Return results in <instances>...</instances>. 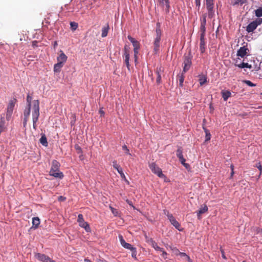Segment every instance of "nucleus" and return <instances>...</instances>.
Instances as JSON below:
<instances>
[{"label": "nucleus", "instance_id": "obj_1", "mask_svg": "<svg viewBox=\"0 0 262 262\" xmlns=\"http://www.w3.org/2000/svg\"><path fill=\"white\" fill-rule=\"evenodd\" d=\"M32 121L33 127L34 129H36V122L38 121L39 116V102L38 100H34L32 102Z\"/></svg>", "mask_w": 262, "mask_h": 262}, {"label": "nucleus", "instance_id": "obj_2", "mask_svg": "<svg viewBox=\"0 0 262 262\" xmlns=\"http://www.w3.org/2000/svg\"><path fill=\"white\" fill-rule=\"evenodd\" d=\"M59 163L56 160H53L52 163L50 174L55 178L62 179L63 177L62 172L59 171Z\"/></svg>", "mask_w": 262, "mask_h": 262}, {"label": "nucleus", "instance_id": "obj_3", "mask_svg": "<svg viewBox=\"0 0 262 262\" xmlns=\"http://www.w3.org/2000/svg\"><path fill=\"white\" fill-rule=\"evenodd\" d=\"M16 99L15 98H13L9 101L7 106V110L6 113V119L7 120H9L14 110V107L15 103H16Z\"/></svg>", "mask_w": 262, "mask_h": 262}, {"label": "nucleus", "instance_id": "obj_4", "mask_svg": "<svg viewBox=\"0 0 262 262\" xmlns=\"http://www.w3.org/2000/svg\"><path fill=\"white\" fill-rule=\"evenodd\" d=\"M262 23V19L261 18H257L255 20L250 23L247 27L246 31L248 32H253L258 25H261Z\"/></svg>", "mask_w": 262, "mask_h": 262}, {"label": "nucleus", "instance_id": "obj_5", "mask_svg": "<svg viewBox=\"0 0 262 262\" xmlns=\"http://www.w3.org/2000/svg\"><path fill=\"white\" fill-rule=\"evenodd\" d=\"M161 37V31L159 27H157L156 29V37L155 39L154 45V50L156 52L160 47V41Z\"/></svg>", "mask_w": 262, "mask_h": 262}, {"label": "nucleus", "instance_id": "obj_6", "mask_svg": "<svg viewBox=\"0 0 262 262\" xmlns=\"http://www.w3.org/2000/svg\"><path fill=\"white\" fill-rule=\"evenodd\" d=\"M149 166L152 172L157 174L159 177H165L164 175L162 173L161 169L158 166H157V165L155 163H150L149 164Z\"/></svg>", "mask_w": 262, "mask_h": 262}, {"label": "nucleus", "instance_id": "obj_7", "mask_svg": "<svg viewBox=\"0 0 262 262\" xmlns=\"http://www.w3.org/2000/svg\"><path fill=\"white\" fill-rule=\"evenodd\" d=\"M77 222L79 223V225L81 227L84 228L86 232L90 231V227L88 223L84 221L83 215L82 214H80L78 215Z\"/></svg>", "mask_w": 262, "mask_h": 262}, {"label": "nucleus", "instance_id": "obj_8", "mask_svg": "<svg viewBox=\"0 0 262 262\" xmlns=\"http://www.w3.org/2000/svg\"><path fill=\"white\" fill-rule=\"evenodd\" d=\"M167 217L169 220L171 224L178 230L181 231L182 229H181L180 224L179 222L176 220V219L173 216V215L171 214H167Z\"/></svg>", "mask_w": 262, "mask_h": 262}, {"label": "nucleus", "instance_id": "obj_9", "mask_svg": "<svg viewBox=\"0 0 262 262\" xmlns=\"http://www.w3.org/2000/svg\"><path fill=\"white\" fill-rule=\"evenodd\" d=\"M249 50L246 46L241 47L237 52V55L241 57H244L248 53Z\"/></svg>", "mask_w": 262, "mask_h": 262}, {"label": "nucleus", "instance_id": "obj_10", "mask_svg": "<svg viewBox=\"0 0 262 262\" xmlns=\"http://www.w3.org/2000/svg\"><path fill=\"white\" fill-rule=\"evenodd\" d=\"M36 257L38 260L43 262H48L50 259L49 256L40 253L37 254Z\"/></svg>", "mask_w": 262, "mask_h": 262}, {"label": "nucleus", "instance_id": "obj_11", "mask_svg": "<svg viewBox=\"0 0 262 262\" xmlns=\"http://www.w3.org/2000/svg\"><path fill=\"white\" fill-rule=\"evenodd\" d=\"M191 64V61L190 59H189V58L185 59V60H184V66L183 68L182 73H184L186 71H187L190 68Z\"/></svg>", "mask_w": 262, "mask_h": 262}, {"label": "nucleus", "instance_id": "obj_12", "mask_svg": "<svg viewBox=\"0 0 262 262\" xmlns=\"http://www.w3.org/2000/svg\"><path fill=\"white\" fill-rule=\"evenodd\" d=\"M124 55L125 57V60H124L125 63L127 68H128V69L129 70V54L126 48H125V49H124Z\"/></svg>", "mask_w": 262, "mask_h": 262}, {"label": "nucleus", "instance_id": "obj_13", "mask_svg": "<svg viewBox=\"0 0 262 262\" xmlns=\"http://www.w3.org/2000/svg\"><path fill=\"white\" fill-rule=\"evenodd\" d=\"M30 114V112L29 109H25L24 110V122H23L24 126H26V125H27V122L28 121Z\"/></svg>", "mask_w": 262, "mask_h": 262}, {"label": "nucleus", "instance_id": "obj_14", "mask_svg": "<svg viewBox=\"0 0 262 262\" xmlns=\"http://www.w3.org/2000/svg\"><path fill=\"white\" fill-rule=\"evenodd\" d=\"M67 59V56L65 55L64 53L61 52L59 56L57 57V61L59 62H60L63 64L64 62H66Z\"/></svg>", "mask_w": 262, "mask_h": 262}, {"label": "nucleus", "instance_id": "obj_15", "mask_svg": "<svg viewBox=\"0 0 262 262\" xmlns=\"http://www.w3.org/2000/svg\"><path fill=\"white\" fill-rule=\"evenodd\" d=\"M208 210V207L206 205L201 206L200 210L197 212V216L199 219L201 218V215L204 213Z\"/></svg>", "mask_w": 262, "mask_h": 262}, {"label": "nucleus", "instance_id": "obj_16", "mask_svg": "<svg viewBox=\"0 0 262 262\" xmlns=\"http://www.w3.org/2000/svg\"><path fill=\"white\" fill-rule=\"evenodd\" d=\"M176 254H179L181 257H184V259L189 261L191 262V260L190 259L189 256H188L186 253L180 252L178 249H176Z\"/></svg>", "mask_w": 262, "mask_h": 262}, {"label": "nucleus", "instance_id": "obj_17", "mask_svg": "<svg viewBox=\"0 0 262 262\" xmlns=\"http://www.w3.org/2000/svg\"><path fill=\"white\" fill-rule=\"evenodd\" d=\"M200 51L202 53H203L205 51V38L200 37Z\"/></svg>", "mask_w": 262, "mask_h": 262}, {"label": "nucleus", "instance_id": "obj_18", "mask_svg": "<svg viewBox=\"0 0 262 262\" xmlns=\"http://www.w3.org/2000/svg\"><path fill=\"white\" fill-rule=\"evenodd\" d=\"M110 29L109 25L107 24L105 26H104L102 29V34L101 36L102 37H105L107 36L108 31Z\"/></svg>", "mask_w": 262, "mask_h": 262}, {"label": "nucleus", "instance_id": "obj_19", "mask_svg": "<svg viewBox=\"0 0 262 262\" xmlns=\"http://www.w3.org/2000/svg\"><path fill=\"white\" fill-rule=\"evenodd\" d=\"M40 224V220L37 217H34L32 219V227L37 228Z\"/></svg>", "mask_w": 262, "mask_h": 262}, {"label": "nucleus", "instance_id": "obj_20", "mask_svg": "<svg viewBox=\"0 0 262 262\" xmlns=\"http://www.w3.org/2000/svg\"><path fill=\"white\" fill-rule=\"evenodd\" d=\"M236 66L239 68H248L251 69L252 68V65L248 64V63L242 62L241 63H236Z\"/></svg>", "mask_w": 262, "mask_h": 262}, {"label": "nucleus", "instance_id": "obj_21", "mask_svg": "<svg viewBox=\"0 0 262 262\" xmlns=\"http://www.w3.org/2000/svg\"><path fill=\"white\" fill-rule=\"evenodd\" d=\"M160 1L163 4V5L165 6V11L166 13H168L169 12L170 8L169 0H160Z\"/></svg>", "mask_w": 262, "mask_h": 262}, {"label": "nucleus", "instance_id": "obj_22", "mask_svg": "<svg viewBox=\"0 0 262 262\" xmlns=\"http://www.w3.org/2000/svg\"><path fill=\"white\" fill-rule=\"evenodd\" d=\"M63 64L60 62H58L56 64L54 65V71L55 72H59L60 71L61 68L63 67Z\"/></svg>", "mask_w": 262, "mask_h": 262}, {"label": "nucleus", "instance_id": "obj_23", "mask_svg": "<svg viewBox=\"0 0 262 262\" xmlns=\"http://www.w3.org/2000/svg\"><path fill=\"white\" fill-rule=\"evenodd\" d=\"M223 98L225 101H226L229 97L231 96V93L230 92L227 91L225 92H222V93Z\"/></svg>", "mask_w": 262, "mask_h": 262}, {"label": "nucleus", "instance_id": "obj_24", "mask_svg": "<svg viewBox=\"0 0 262 262\" xmlns=\"http://www.w3.org/2000/svg\"><path fill=\"white\" fill-rule=\"evenodd\" d=\"M206 8L210 9L214 7V0H206Z\"/></svg>", "mask_w": 262, "mask_h": 262}, {"label": "nucleus", "instance_id": "obj_25", "mask_svg": "<svg viewBox=\"0 0 262 262\" xmlns=\"http://www.w3.org/2000/svg\"><path fill=\"white\" fill-rule=\"evenodd\" d=\"M31 100L32 97L28 95L27 97V107L25 109H29L30 112L31 108Z\"/></svg>", "mask_w": 262, "mask_h": 262}, {"label": "nucleus", "instance_id": "obj_26", "mask_svg": "<svg viewBox=\"0 0 262 262\" xmlns=\"http://www.w3.org/2000/svg\"><path fill=\"white\" fill-rule=\"evenodd\" d=\"M40 143L45 146H47L48 145V142L47 140V138L45 136V135H42L40 139Z\"/></svg>", "mask_w": 262, "mask_h": 262}, {"label": "nucleus", "instance_id": "obj_27", "mask_svg": "<svg viewBox=\"0 0 262 262\" xmlns=\"http://www.w3.org/2000/svg\"><path fill=\"white\" fill-rule=\"evenodd\" d=\"M199 81L200 85H202L206 82L207 78L205 75H201L200 76Z\"/></svg>", "mask_w": 262, "mask_h": 262}, {"label": "nucleus", "instance_id": "obj_28", "mask_svg": "<svg viewBox=\"0 0 262 262\" xmlns=\"http://www.w3.org/2000/svg\"><path fill=\"white\" fill-rule=\"evenodd\" d=\"M113 167L115 169H116L119 173H121V172L122 171V168L119 166V165L117 164L116 161H114L113 162Z\"/></svg>", "mask_w": 262, "mask_h": 262}, {"label": "nucleus", "instance_id": "obj_29", "mask_svg": "<svg viewBox=\"0 0 262 262\" xmlns=\"http://www.w3.org/2000/svg\"><path fill=\"white\" fill-rule=\"evenodd\" d=\"M200 32H201L200 37L205 38V32H206V27H205V26L201 25V26H200Z\"/></svg>", "mask_w": 262, "mask_h": 262}, {"label": "nucleus", "instance_id": "obj_30", "mask_svg": "<svg viewBox=\"0 0 262 262\" xmlns=\"http://www.w3.org/2000/svg\"><path fill=\"white\" fill-rule=\"evenodd\" d=\"M255 16L257 17L262 16V7H259L258 9L255 10Z\"/></svg>", "mask_w": 262, "mask_h": 262}, {"label": "nucleus", "instance_id": "obj_31", "mask_svg": "<svg viewBox=\"0 0 262 262\" xmlns=\"http://www.w3.org/2000/svg\"><path fill=\"white\" fill-rule=\"evenodd\" d=\"M206 17H207L206 13H205L202 15V17L201 18V25L206 26Z\"/></svg>", "mask_w": 262, "mask_h": 262}, {"label": "nucleus", "instance_id": "obj_32", "mask_svg": "<svg viewBox=\"0 0 262 262\" xmlns=\"http://www.w3.org/2000/svg\"><path fill=\"white\" fill-rule=\"evenodd\" d=\"M208 10V17L210 18H212L214 16V11L213 10V8L207 9Z\"/></svg>", "mask_w": 262, "mask_h": 262}, {"label": "nucleus", "instance_id": "obj_33", "mask_svg": "<svg viewBox=\"0 0 262 262\" xmlns=\"http://www.w3.org/2000/svg\"><path fill=\"white\" fill-rule=\"evenodd\" d=\"M180 162L183 164V165L186 168H188L189 167V165L187 163H185V159L184 157H182L180 159H179Z\"/></svg>", "mask_w": 262, "mask_h": 262}, {"label": "nucleus", "instance_id": "obj_34", "mask_svg": "<svg viewBox=\"0 0 262 262\" xmlns=\"http://www.w3.org/2000/svg\"><path fill=\"white\" fill-rule=\"evenodd\" d=\"M71 28L73 31H75L78 27V24L74 21L70 23Z\"/></svg>", "mask_w": 262, "mask_h": 262}, {"label": "nucleus", "instance_id": "obj_35", "mask_svg": "<svg viewBox=\"0 0 262 262\" xmlns=\"http://www.w3.org/2000/svg\"><path fill=\"white\" fill-rule=\"evenodd\" d=\"M118 238L119 239V241L120 242L121 245L122 247L124 246V245L126 244L125 240L123 239V237L122 235L119 234L118 236Z\"/></svg>", "mask_w": 262, "mask_h": 262}, {"label": "nucleus", "instance_id": "obj_36", "mask_svg": "<svg viewBox=\"0 0 262 262\" xmlns=\"http://www.w3.org/2000/svg\"><path fill=\"white\" fill-rule=\"evenodd\" d=\"M177 156L179 159H180L182 157H183V154H182V150L181 148H179L178 150H177Z\"/></svg>", "mask_w": 262, "mask_h": 262}, {"label": "nucleus", "instance_id": "obj_37", "mask_svg": "<svg viewBox=\"0 0 262 262\" xmlns=\"http://www.w3.org/2000/svg\"><path fill=\"white\" fill-rule=\"evenodd\" d=\"M152 246L153 247V248H154V249L156 250H158V251H162V249L163 248H160V247H159L157 245V244L155 242H152Z\"/></svg>", "mask_w": 262, "mask_h": 262}, {"label": "nucleus", "instance_id": "obj_38", "mask_svg": "<svg viewBox=\"0 0 262 262\" xmlns=\"http://www.w3.org/2000/svg\"><path fill=\"white\" fill-rule=\"evenodd\" d=\"M183 73H182L181 75L179 76V83H180V85L182 86H183V82H184V77L183 76Z\"/></svg>", "mask_w": 262, "mask_h": 262}, {"label": "nucleus", "instance_id": "obj_39", "mask_svg": "<svg viewBox=\"0 0 262 262\" xmlns=\"http://www.w3.org/2000/svg\"><path fill=\"white\" fill-rule=\"evenodd\" d=\"M130 251H132V257L136 259L137 258V257H136L137 251H136V248L134 247Z\"/></svg>", "mask_w": 262, "mask_h": 262}, {"label": "nucleus", "instance_id": "obj_40", "mask_svg": "<svg viewBox=\"0 0 262 262\" xmlns=\"http://www.w3.org/2000/svg\"><path fill=\"white\" fill-rule=\"evenodd\" d=\"M132 44L134 48V49H139L140 45L138 41H135L134 42L132 43Z\"/></svg>", "mask_w": 262, "mask_h": 262}, {"label": "nucleus", "instance_id": "obj_41", "mask_svg": "<svg viewBox=\"0 0 262 262\" xmlns=\"http://www.w3.org/2000/svg\"><path fill=\"white\" fill-rule=\"evenodd\" d=\"M122 149L125 151L126 154L131 155V154L129 152V149L125 145H124L122 146Z\"/></svg>", "mask_w": 262, "mask_h": 262}, {"label": "nucleus", "instance_id": "obj_42", "mask_svg": "<svg viewBox=\"0 0 262 262\" xmlns=\"http://www.w3.org/2000/svg\"><path fill=\"white\" fill-rule=\"evenodd\" d=\"M123 247L126 248V249H129L130 250L134 248L130 244H128V243H127L124 245V246H123Z\"/></svg>", "mask_w": 262, "mask_h": 262}, {"label": "nucleus", "instance_id": "obj_43", "mask_svg": "<svg viewBox=\"0 0 262 262\" xmlns=\"http://www.w3.org/2000/svg\"><path fill=\"white\" fill-rule=\"evenodd\" d=\"M111 209L112 212L113 213V214H114L115 216H117L118 215V211L117 209H116L113 207H111Z\"/></svg>", "mask_w": 262, "mask_h": 262}, {"label": "nucleus", "instance_id": "obj_44", "mask_svg": "<svg viewBox=\"0 0 262 262\" xmlns=\"http://www.w3.org/2000/svg\"><path fill=\"white\" fill-rule=\"evenodd\" d=\"M245 83L247 84L248 86H254L255 85L254 83H253L252 82H251L249 80H246L245 81Z\"/></svg>", "mask_w": 262, "mask_h": 262}, {"label": "nucleus", "instance_id": "obj_45", "mask_svg": "<svg viewBox=\"0 0 262 262\" xmlns=\"http://www.w3.org/2000/svg\"><path fill=\"white\" fill-rule=\"evenodd\" d=\"M195 3L199 10L201 6V0H195Z\"/></svg>", "mask_w": 262, "mask_h": 262}, {"label": "nucleus", "instance_id": "obj_46", "mask_svg": "<svg viewBox=\"0 0 262 262\" xmlns=\"http://www.w3.org/2000/svg\"><path fill=\"white\" fill-rule=\"evenodd\" d=\"M210 134L206 132L205 141H208L210 139Z\"/></svg>", "mask_w": 262, "mask_h": 262}, {"label": "nucleus", "instance_id": "obj_47", "mask_svg": "<svg viewBox=\"0 0 262 262\" xmlns=\"http://www.w3.org/2000/svg\"><path fill=\"white\" fill-rule=\"evenodd\" d=\"M127 38L128 39H129V40L132 42V43H133L135 41H136V40H135L133 37H132L130 35H128L127 36Z\"/></svg>", "mask_w": 262, "mask_h": 262}, {"label": "nucleus", "instance_id": "obj_48", "mask_svg": "<svg viewBox=\"0 0 262 262\" xmlns=\"http://www.w3.org/2000/svg\"><path fill=\"white\" fill-rule=\"evenodd\" d=\"M161 252H162V257L164 258H166V255H167V253L166 252H165L163 249H162V251H161Z\"/></svg>", "mask_w": 262, "mask_h": 262}, {"label": "nucleus", "instance_id": "obj_49", "mask_svg": "<svg viewBox=\"0 0 262 262\" xmlns=\"http://www.w3.org/2000/svg\"><path fill=\"white\" fill-rule=\"evenodd\" d=\"M138 50H139V49H134V54H135V60H136V59H137V55L138 53Z\"/></svg>", "mask_w": 262, "mask_h": 262}, {"label": "nucleus", "instance_id": "obj_50", "mask_svg": "<svg viewBox=\"0 0 262 262\" xmlns=\"http://www.w3.org/2000/svg\"><path fill=\"white\" fill-rule=\"evenodd\" d=\"M161 79V77L159 73H158V77L157 78V83H160Z\"/></svg>", "mask_w": 262, "mask_h": 262}, {"label": "nucleus", "instance_id": "obj_51", "mask_svg": "<svg viewBox=\"0 0 262 262\" xmlns=\"http://www.w3.org/2000/svg\"><path fill=\"white\" fill-rule=\"evenodd\" d=\"M246 0H237V2H236V4H240L241 5L243 4Z\"/></svg>", "mask_w": 262, "mask_h": 262}, {"label": "nucleus", "instance_id": "obj_52", "mask_svg": "<svg viewBox=\"0 0 262 262\" xmlns=\"http://www.w3.org/2000/svg\"><path fill=\"white\" fill-rule=\"evenodd\" d=\"M257 167L258 168V169L259 170V171L261 172V170H262V166H261V165L258 163L257 165Z\"/></svg>", "mask_w": 262, "mask_h": 262}, {"label": "nucleus", "instance_id": "obj_53", "mask_svg": "<svg viewBox=\"0 0 262 262\" xmlns=\"http://www.w3.org/2000/svg\"><path fill=\"white\" fill-rule=\"evenodd\" d=\"M120 174V176L122 178V179H124V180H126L125 179V175L123 173V172H122V171L121 172V173H119Z\"/></svg>", "mask_w": 262, "mask_h": 262}, {"label": "nucleus", "instance_id": "obj_54", "mask_svg": "<svg viewBox=\"0 0 262 262\" xmlns=\"http://www.w3.org/2000/svg\"><path fill=\"white\" fill-rule=\"evenodd\" d=\"M221 251L222 253V255L223 258L224 259H226V257H225V253H224L223 250L221 249Z\"/></svg>", "mask_w": 262, "mask_h": 262}, {"label": "nucleus", "instance_id": "obj_55", "mask_svg": "<svg viewBox=\"0 0 262 262\" xmlns=\"http://www.w3.org/2000/svg\"><path fill=\"white\" fill-rule=\"evenodd\" d=\"M126 202L130 205L132 207H133V208H134V207L133 206V204H132V202L128 200H126Z\"/></svg>", "mask_w": 262, "mask_h": 262}, {"label": "nucleus", "instance_id": "obj_56", "mask_svg": "<svg viewBox=\"0 0 262 262\" xmlns=\"http://www.w3.org/2000/svg\"><path fill=\"white\" fill-rule=\"evenodd\" d=\"M231 177L233 175V173H234V171H233V165H231Z\"/></svg>", "mask_w": 262, "mask_h": 262}, {"label": "nucleus", "instance_id": "obj_57", "mask_svg": "<svg viewBox=\"0 0 262 262\" xmlns=\"http://www.w3.org/2000/svg\"><path fill=\"white\" fill-rule=\"evenodd\" d=\"M240 59L239 58H238L237 59H236L235 60V66H236V63H239V61Z\"/></svg>", "mask_w": 262, "mask_h": 262}, {"label": "nucleus", "instance_id": "obj_58", "mask_svg": "<svg viewBox=\"0 0 262 262\" xmlns=\"http://www.w3.org/2000/svg\"><path fill=\"white\" fill-rule=\"evenodd\" d=\"M59 200L60 201H63L64 200V198L63 197H62V196H60L59 198Z\"/></svg>", "mask_w": 262, "mask_h": 262}, {"label": "nucleus", "instance_id": "obj_59", "mask_svg": "<svg viewBox=\"0 0 262 262\" xmlns=\"http://www.w3.org/2000/svg\"><path fill=\"white\" fill-rule=\"evenodd\" d=\"M48 262H56L55 261L51 259V258L50 259L49 261Z\"/></svg>", "mask_w": 262, "mask_h": 262}, {"label": "nucleus", "instance_id": "obj_60", "mask_svg": "<svg viewBox=\"0 0 262 262\" xmlns=\"http://www.w3.org/2000/svg\"><path fill=\"white\" fill-rule=\"evenodd\" d=\"M85 261H86V262H91V261L89 259H85Z\"/></svg>", "mask_w": 262, "mask_h": 262}, {"label": "nucleus", "instance_id": "obj_61", "mask_svg": "<svg viewBox=\"0 0 262 262\" xmlns=\"http://www.w3.org/2000/svg\"><path fill=\"white\" fill-rule=\"evenodd\" d=\"M100 113H101V114H103V111H100Z\"/></svg>", "mask_w": 262, "mask_h": 262}, {"label": "nucleus", "instance_id": "obj_62", "mask_svg": "<svg viewBox=\"0 0 262 262\" xmlns=\"http://www.w3.org/2000/svg\"><path fill=\"white\" fill-rule=\"evenodd\" d=\"M56 45H57V42H55L54 43V46H56Z\"/></svg>", "mask_w": 262, "mask_h": 262}, {"label": "nucleus", "instance_id": "obj_63", "mask_svg": "<svg viewBox=\"0 0 262 262\" xmlns=\"http://www.w3.org/2000/svg\"><path fill=\"white\" fill-rule=\"evenodd\" d=\"M104 262H107V261H105Z\"/></svg>", "mask_w": 262, "mask_h": 262}, {"label": "nucleus", "instance_id": "obj_64", "mask_svg": "<svg viewBox=\"0 0 262 262\" xmlns=\"http://www.w3.org/2000/svg\"><path fill=\"white\" fill-rule=\"evenodd\" d=\"M261 94L262 95V93Z\"/></svg>", "mask_w": 262, "mask_h": 262}]
</instances>
